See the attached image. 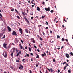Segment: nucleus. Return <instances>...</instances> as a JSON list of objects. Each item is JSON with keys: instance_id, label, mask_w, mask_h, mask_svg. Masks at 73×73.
Listing matches in <instances>:
<instances>
[{"instance_id": "obj_17", "label": "nucleus", "mask_w": 73, "mask_h": 73, "mask_svg": "<svg viewBox=\"0 0 73 73\" xmlns=\"http://www.w3.org/2000/svg\"><path fill=\"white\" fill-rule=\"evenodd\" d=\"M25 31L26 32V33H28V30H27V29H25Z\"/></svg>"}, {"instance_id": "obj_25", "label": "nucleus", "mask_w": 73, "mask_h": 73, "mask_svg": "<svg viewBox=\"0 0 73 73\" xmlns=\"http://www.w3.org/2000/svg\"><path fill=\"white\" fill-rule=\"evenodd\" d=\"M70 54L71 55V56H73V53L72 52H71Z\"/></svg>"}, {"instance_id": "obj_38", "label": "nucleus", "mask_w": 73, "mask_h": 73, "mask_svg": "<svg viewBox=\"0 0 73 73\" xmlns=\"http://www.w3.org/2000/svg\"><path fill=\"white\" fill-rule=\"evenodd\" d=\"M33 43H35V40H33Z\"/></svg>"}, {"instance_id": "obj_14", "label": "nucleus", "mask_w": 73, "mask_h": 73, "mask_svg": "<svg viewBox=\"0 0 73 73\" xmlns=\"http://www.w3.org/2000/svg\"><path fill=\"white\" fill-rule=\"evenodd\" d=\"M39 39H40V41H42V40H43V39H42V38L41 37H40L39 38Z\"/></svg>"}, {"instance_id": "obj_56", "label": "nucleus", "mask_w": 73, "mask_h": 73, "mask_svg": "<svg viewBox=\"0 0 73 73\" xmlns=\"http://www.w3.org/2000/svg\"><path fill=\"white\" fill-rule=\"evenodd\" d=\"M0 16H1V17H2V16H3L2 15H1L0 13Z\"/></svg>"}, {"instance_id": "obj_20", "label": "nucleus", "mask_w": 73, "mask_h": 73, "mask_svg": "<svg viewBox=\"0 0 73 73\" xmlns=\"http://www.w3.org/2000/svg\"><path fill=\"white\" fill-rule=\"evenodd\" d=\"M22 14L23 15H25V13L23 11H22Z\"/></svg>"}, {"instance_id": "obj_30", "label": "nucleus", "mask_w": 73, "mask_h": 73, "mask_svg": "<svg viewBox=\"0 0 73 73\" xmlns=\"http://www.w3.org/2000/svg\"><path fill=\"white\" fill-rule=\"evenodd\" d=\"M34 40V39L33 38H32L31 39V41H33V40Z\"/></svg>"}, {"instance_id": "obj_62", "label": "nucleus", "mask_w": 73, "mask_h": 73, "mask_svg": "<svg viewBox=\"0 0 73 73\" xmlns=\"http://www.w3.org/2000/svg\"><path fill=\"white\" fill-rule=\"evenodd\" d=\"M31 15H33V14L32 13H30Z\"/></svg>"}, {"instance_id": "obj_9", "label": "nucleus", "mask_w": 73, "mask_h": 73, "mask_svg": "<svg viewBox=\"0 0 73 73\" xmlns=\"http://www.w3.org/2000/svg\"><path fill=\"white\" fill-rule=\"evenodd\" d=\"M7 28L8 29V30H9V32H11V29L10 28V27L9 26L7 27Z\"/></svg>"}, {"instance_id": "obj_55", "label": "nucleus", "mask_w": 73, "mask_h": 73, "mask_svg": "<svg viewBox=\"0 0 73 73\" xmlns=\"http://www.w3.org/2000/svg\"><path fill=\"white\" fill-rule=\"evenodd\" d=\"M33 19V17H31V19Z\"/></svg>"}, {"instance_id": "obj_61", "label": "nucleus", "mask_w": 73, "mask_h": 73, "mask_svg": "<svg viewBox=\"0 0 73 73\" xmlns=\"http://www.w3.org/2000/svg\"><path fill=\"white\" fill-rule=\"evenodd\" d=\"M64 21H65V22H66V21L65 20V19H64Z\"/></svg>"}, {"instance_id": "obj_26", "label": "nucleus", "mask_w": 73, "mask_h": 73, "mask_svg": "<svg viewBox=\"0 0 73 73\" xmlns=\"http://www.w3.org/2000/svg\"><path fill=\"white\" fill-rule=\"evenodd\" d=\"M34 47L35 48V49H37V47H36V46L35 45H34Z\"/></svg>"}, {"instance_id": "obj_12", "label": "nucleus", "mask_w": 73, "mask_h": 73, "mask_svg": "<svg viewBox=\"0 0 73 73\" xmlns=\"http://www.w3.org/2000/svg\"><path fill=\"white\" fill-rule=\"evenodd\" d=\"M37 55V56L36 57V58H39V55L38 54H36Z\"/></svg>"}, {"instance_id": "obj_5", "label": "nucleus", "mask_w": 73, "mask_h": 73, "mask_svg": "<svg viewBox=\"0 0 73 73\" xmlns=\"http://www.w3.org/2000/svg\"><path fill=\"white\" fill-rule=\"evenodd\" d=\"M41 56L42 57H44L46 56V53L44 52V54H43L41 55Z\"/></svg>"}, {"instance_id": "obj_31", "label": "nucleus", "mask_w": 73, "mask_h": 73, "mask_svg": "<svg viewBox=\"0 0 73 73\" xmlns=\"http://www.w3.org/2000/svg\"><path fill=\"white\" fill-rule=\"evenodd\" d=\"M54 11H53V10H51L50 12H51V13H53V12Z\"/></svg>"}, {"instance_id": "obj_59", "label": "nucleus", "mask_w": 73, "mask_h": 73, "mask_svg": "<svg viewBox=\"0 0 73 73\" xmlns=\"http://www.w3.org/2000/svg\"><path fill=\"white\" fill-rule=\"evenodd\" d=\"M62 27L63 28H64L65 27V26H64V25H62Z\"/></svg>"}, {"instance_id": "obj_33", "label": "nucleus", "mask_w": 73, "mask_h": 73, "mask_svg": "<svg viewBox=\"0 0 73 73\" xmlns=\"http://www.w3.org/2000/svg\"><path fill=\"white\" fill-rule=\"evenodd\" d=\"M68 72L69 73H71V71L70 70H68Z\"/></svg>"}, {"instance_id": "obj_18", "label": "nucleus", "mask_w": 73, "mask_h": 73, "mask_svg": "<svg viewBox=\"0 0 73 73\" xmlns=\"http://www.w3.org/2000/svg\"><path fill=\"white\" fill-rule=\"evenodd\" d=\"M60 36L59 35H57V38L58 39V38H60Z\"/></svg>"}, {"instance_id": "obj_43", "label": "nucleus", "mask_w": 73, "mask_h": 73, "mask_svg": "<svg viewBox=\"0 0 73 73\" xmlns=\"http://www.w3.org/2000/svg\"><path fill=\"white\" fill-rule=\"evenodd\" d=\"M10 68H11V69H13V67H12V66H11Z\"/></svg>"}, {"instance_id": "obj_21", "label": "nucleus", "mask_w": 73, "mask_h": 73, "mask_svg": "<svg viewBox=\"0 0 73 73\" xmlns=\"http://www.w3.org/2000/svg\"><path fill=\"white\" fill-rule=\"evenodd\" d=\"M26 22H27L28 24H29V21L28 20H26Z\"/></svg>"}, {"instance_id": "obj_29", "label": "nucleus", "mask_w": 73, "mask_h": 73, "mask_svg": "<svg viewBox=\"0 0 73 73\" xmlns=\"http://www.w3.org/2000/svg\"><path fill=\"white\" fill-rule=\"evenodd\" d=\"M45 17V16H42L41 17L42 19H44V17Z\"/></svg>"}, {"instance_id": "obj_48", "label": "nucleus", "mask_w": 73, "mask_h": 73, "mask_svg": "<svg viewBox=\"0 0 73 73\" xmlns=\"http://www.w3.org/2000/svg\"><path fill=\"white\" fill-rule=\"evenodd\" d=\"M58 73L60 72V70H58Z\"/></svg>"}, {"instance_id": "obj_11", "label": "nucleus", "mask_w": 73, "mask_h": 73, "mask_svg": "<svg viewBox=\"0 0 73 73\" xmlns=\"http://www.w3.org/2000/svg\"><path fill=\"white\" fill-rule=\"evenodd\" d=\"M7 56V53L6 52H5V55H4V57H6Z\"/></svg>"}, {"instance_id": "obj_10", "label": "nucleus", "mask_w": 73, "mask_h": 73, "mask_svg": "<svg viewBox=\"0 0 73 73\" xmlns=\"http://www.w3.org/2000/svg\"><path fill=\"white\" fill-rule=\"evenodd\" d=\"M19 45L20 46V48L21 49H23V46H22V45H21V44H20Z\"/></svg>"}, {"instance_id": "obj_52", "label": "nucleus", "mask_w": 73, "mask_h": 73, "mask_svg": "<svg viewBox=\"0 0 73 73\" xmlns=\"http://www.w3.org/2000/svg\"><path fill=\"white\" fill-rule=\"evenodd\" d=\"M27 48H28L27 46H26L25 47V49H27Z\"/></svg>"}, {"instance_id": "obj_41", "label": "nucleus", "mask_w": 73, "mask_h": 73, "mask_svg": "<svg viewBox=\"0 0 73 73\" xmlns=\"http://www.w3.org/2000/svg\"><path fill=\"white\" fill-rule=\"evenodd\" d=\"M5 35H4L3 37V38H5Z\"/></svg>"}, {"instance_id": "obj_50", "label": "nucleus", "mask_w": 73, "mask_h": 73, "mask_svg": "<svg viewBox=\"0 0 73 73\" xmlns=\"http://www.w3.org/2000/svg\"><path fill=\"white\" fill-rule=\"evenodd\" d=\"M34 6H35V5H32V7H34Z\"/></svg>"}, {"instance_id": "obj_4", "label": "nucleus", "mask_w": 73, "mask_h": 73, "mask_svg": "<svg viewBox=\"0 0 73 73\" xmlns=\"http://www.w3.org/2000/svg\"><path fill=\"white\" fill-rule=\"evenodd\" d=\"M19 30V32H20L21 34V35H22V34H23V33H22V31H23V30L22 29H21V28H20Z\"/></svg>"}, {"instance_id": "obj_60", "label": "nucleus", "mask_w": 73, "mask_h": 73, "mask_svg": "<svg viewBox=\"0 0 73 73\" xmlns=\"http://www.w3.org/2000/svg\"><path fill=\"white\" fill-rule=\"evenodd\" d=\"M47 68V69H48V70H49V71L50 72V69H48V68Z\"/></svg>"}, {"instance_id": "obj_6", "label": "nucleus", "mask_w": 73, "mask_h": 73, "mask_svg": "<svg viewBox=\"0 0 73 73\" xmlns=\"http://www.w3.org/2000/svg\"><path fill=\"white\" fill-rule=\"evenodd\" d=\"M6 45H7V44L5 43H4L3 44V46L5 49H6V48H7V47H6Z\"/></svg>"}, {"instance_id": "obj_27", "label": "nucleus", "mask_w": 73, "mask_h": 73, "mask_svg": "<svg viewBox=\"0 0 73 73\" xmlns=\"http://www.w3.org/2000/svg\"><path fill=\"white\" fill-rule=\"evenodd\" d=\"M26 56H27V57H29V54H27Z\"/></svg>"}, {"instance_id": "obj_7", "label": "nucleus", "mask_w": 73, "mask_h": 73, "mask_svg": "<svg viewBox=\"0 0 73 73\" xmlns=\"http://www.w3.org/2000/svg\"><path fill=\"white\" fill-rule=\"evenodd\" d=\"M65 56H66L67 58H69V57H70L69 55V54L68 53L66 54L65 55Z\"/></svg>"}, {"instance_id": "obj_58", "label": "nucleus", "mask_w": 73, "mask_h": 73, "mask_svg": "<svg viewBox=\"0 0 73 73\" xmlns=\"http://www.w3.org/2000/svg\"><path fill=\"white\" fill-rule=\"evenodd\" d=\"M19 56V53H18L16 55L17 57Z\"/></svg>"}, {"instance_id": "obj_54", "label": "nucleus", "mask_w": 73, "mask_h": 73, "mask_svg": "<svg viewBox=\"0 0 73 73\" xmlns=\"http://www.w3.org/2000/svg\"><path fill=\"white\" fill-rule=\"evenodd\" d=\"M43 34L44 36H45V33H44V32H43Z\"/></svg>"}, {"instance_id": "obj_39", "label": "nucleus", "mask_w": 73, "mask_h": 73, "mask_svg": "<svg viewBox=\"0 0 73 73\" xmlns=\"http://www.w3.org/2000/svg\"><path fill=\"white\" fill-rule=\"evenodd\" d=\"M11 11H14V9H11Z\"/></svg>"}, {"instance_id": "obj_45", "label": "nucleus", "mask_w": 73, "mask_h": 73, "mask_svg": "<svg viewBox=\"0 0 73 73\" xmlns=\"http://www.w3.org/2000/svg\"><path fill=\"white\" fill-rule=\"evenodd\" d=\"M30 54H31V56H33V53H31Z\"/></svg>"}, {"instance_id": "obj_46", "label": "nucleus", "mask_w": 73, "mask_h": 73, "mask_svg": "<svg viewBox=\"0 0 73 73\" xmlns=\"http://www.w3.org/2000/svg\"><path fill=\"white\" fill-rule=\"evenodd\" d=\"M21 42L22 44H24V42H23V40H21Z\"/></svg>"}, {"instance_id": "obj_32", "label": "nucleus", "mask_w": 73, "mask_h": 73, "mask_svg": "<svg viewBox=\"0 0 73 73\" xmlns=\"http://www.w3.org/2000/svg\"><path fill=\"white\" fill-rule=\"evenodd\" d=\"M55 7L56 9H57V5H55Z\"/></svg>"}, {"instance_id": "obj_2", "label": "nucleus", "mask_w": 73, "mask_h": 73, "mask_svg": "<svg viewBox=\"0 0 73 73\" xmlns=\"http://www.w3.org/2000/svg\"><path fill=\"white\" fill-rule=\"evenodd\" d=\"M12 35H15V36H17V34H16V33L15 32V31H13V32L12 33Z\"/></svg>"}, {"instance_id": "obj_8", "label": "nucleus", "mask_w": 73, "mask_h": 73, "mask_svg": "<svg viewBox=\"0 0 73 73\" xmlns=\"http://www.w3.org/2000/svg\"><path fill=\"white\" fill-rule=\"evenodd\" d=\"M10 52H11V56H12V57H13V52H14V51L13 50V51H11Z\"/></svg>"}, {"instance_id": "obj_42", "label": "nucleus", "mask_w": 73, "mask_h": 73, "mask_svg": "<svg viewBox=\"0 0 73 73\" xmlns=\"http://www.w3.org/2000/svg\"><path fill=\"white\" fill-rule=\"evenodd\" d=\"M66 62H64L63 63V65H64V64H65Z\"/></svg>"}, {"instance_id": "obj_24", "label": "nucleus", "mask_w": 73, "mask_h": 73, "mask_svg": "<svg viewBox=\"0 0 73 73\" xmlns=\"http://www.w3.org/2000/svg\"><path fill=\"white\" fill-rule=\"evenodd\" d=\"M25 60V59H23V60H22L23 62H25V61H24Z\"/></svg>"}, {"instance_id": "obj_44", "label": "nucleus", "mask_w": 73, "mask_h": 73, "mask_svg": "<svg viewBox=\"0 0 73 73\" xmlns=\"http://www.w3.org/2000/svg\"><path fill=\"white\" fill-rule=\"evenodd\" d=\"M50 33H52V31H51L50 30Z\"/></svg>"}, {"instance_id": "obj_35", "label": "nucleus", "mask_w": 73, "mask_h": 73, "mask_svg": "<svg viewBox=\"0 0 73 73\" xmlns=\"http://www.w3.org/2000/svg\"><path fill=\"white\" fill-rule=\"evenodd\" d=\"M16 61L17 62H19V60H17V59H16Z\"/></svg>"}, {"instance_id": "obj_3", "label": "nucleus", "mask_w": 73, "mask_h": 73, "mask_svg": "<svg viewBox=\"0 0 73 73\" xmlns=\"http://www.w3.org/2000/svg\"><path fill=\"white\" fill-rule=\"evenodd\" d=\"M44 9L45 10H46V11H50V8L49 7L48 8H45Z\"/></svg>"}, {"instance_id": "obj_63", "label": "nucleus", "mask_w": 73, "mask_h": 73, "mask_svg": "<svg viewBox=\"0 0 73 73\" xmlns=\"http://www.w3.org/2000/svg\"><path fill=\"white\" fill-rule=\"evenodd\" d=\"M36 67H38V64H36Z\"/></svg>"}, {"instance_id": "obj_19", "label": "nucleus", "mask_w": 73, "mask_h": 73, "mask_svg": "<svg viewBox=\"0 0 73 73\" xmlns=\"http://www.w3.org/2000/svg\"><path fill=\"white\" fill-rule=\"evenodd\" d=\"M50 70L51 73H52V72H53V70L52 69L50 68Z\"/></svg>"}, {"instance_id": "obj_57", "label": "nucleus", "mask_w": 73, "mask_h": 73, "mask_svg": "<svg viewBox=\"0 0 73 73\" xmlns=\"http://www.w3.org/2000/svg\"><path fill=\"white\" fill-rule=\"evenodd\" d=\"M29 71L30 73H32V71L31 70H29Z\"/></svg>"}, {"instance_id": "obj_28", "label": "nucleus", "mask_w": 73, "mask_h": 73, "mask_svg": "<svg viewBox=\"0 0 73 73\" xmlns=\"http://www.w3.org/2000/svg\"><path fill=\"white\" fill-rule=\"evenodd\" d=\"M3 33H2L1 34V37H2L3 36Z\"/></svg>"}, {"instance_id": "obj_49", "label": "nucleus", "mask_w": 73, "mask_h": 73, "mask_svg": "<svg viewBox=\"0 0 73 73\" xmlns=\"http://www.w3.org/2000/svg\"><path fill=\"white\" fill-rule=\"evenodd\" d=\"M42 4H43V5H44V4H45V2H43Z\"/></svg>"}, {"instance_id": "obj_47", "label": "nucleus", "mask_w": 73, "mask_h": 73, "mask_svg": "<svg viewBox=\"0 0 73 73\" xmlns=\"http://www.w3.org/2000/svg\"><path fill=\"white\" fill-rule=\"evenodd\" d=\"M46 23L47 25H48V24H49V23L47 21H46Z\"/></svg>"}, {"instance_id": "obj_1", "label": "nucleus", "mask_w": 73, "mask_h": 73, "mask_svg": "<svg viewBox=\"0 0 73 73\" xmlns=\"http://www.w3.org/2000/svg\"><path fill=\"white\" fill-rule=\"evenodd\" d=\"M20 66L19 67V69H20V70H21L23 69H24V67L22 65L20 64L19 65Z\"/></svg>"}, {"instance_id": "obj_13", "label": "nucleus", "mask_w": 73, "mask_h": 73, "mask_svg": "<svg viewBox=\"0 0 73 73\" xmlns=\"http://www.w3.org/2000/svg\"><path fill=\"white\" fill-rule=\"evenodd\" d=\"M37 10L38 11H40V7H37Z\"/></svg>"}, {"instance_id": "obj_40", "label": "nucleus", "mask_w": 73, "mask_h": 73, "mask_svg": "<svg viewBox=\"0 0 73 73\" xmlns=\"http://www.w3.org/2000/svg\"><path fill=\"white\" fill-rule=\"evenodd\" d=\"M24 19H25V20H26H26H27V18H26V17H24Z\"/></svg>"}, {"instance_id": "obj_37", "label": "nucleus", "mask_w": 73, "mask_h": 73, "mask_svg": "<svg viewBox=\"0 0 73 73\" xmlns=\"http://www.w3.org/2000/svg\"><path fill=\"white\" fill-rule=\"evenodd\" d=\"M10 48H11V46H9V45L8 46V49H10Z\"/></svg>"}, {"instance_id": "obj_23", "label": "nucleus", "mask_w": 73, "mask_h": 73, "mask_svg": "<svg viewBox=\"0 0 73 73\" xmlns=\"http://www.w3.org/2000/svg\"><path fill=\"white\" fill-rule=\"evenodd\" d=\"M64 40H65V39H64V38H62V41H64Z\"/></svg>"}, {"instance_id": "obj_15", "label": "nucleus", "mask_w": 73, "mask_h": 73, "mask_svg": "<svg viewBox=\"0 0 73 73\" xmlns=\"http://www.w3.org/2000/svg\"><path fill=\"white\" fill-rule=\"evenodd\" d=\"M29 52H31V48H30L29 47Z\"/></svg>"}, {"instance_id": "obj_51", "label": "nucleus", "mask_w": 73, "mask_h": 73, "mask_svg": "<svg viewBox=\"0 0 73 73\" xmlns=\"http://www.w3.org/2000/svg\"><path fill=\"white\" fill-rule=\"evenodd\" d=\"M31 61H32L33 60V58H31Z\"/></svg>"}, {"instance_id": "obj_34", "label": "nucleus", "mask_w": 73, "mask_h": 73, "mask_svg": "<svg viewBox=\"0 0 73 73\" xmlns=\"http://www.w3.org/2000/svg\"><path fill=\"white\" fill-rule=\"evenodd\" d=\"M53 62H56V60L55 59H53Z\"/></svg>"}, {"instance_id": "obj_64", "label": "nucleus", "mask_w": 73, "mask_h": 73, "mask_svg": "<svg viewBox=\"0 0 73 73\" xmlns=\"http://www.w3.org/2000/svg\"><path fill=\"white\" fill-rule=\"evenodd\" d=\"M69 60L68 59L67 60V62H69Z\"/></svg>"}, {"instance_id": "obj_53", "label": "nucleus", "mask_w": 73, "mask_h": 73, "mask_svg": "<svg viewBox=\"0 0 73 73\" xmlns=\"http://www.w3.org/2000/svg\"><path fill=\"white\" fill-rule=\"evenodd\" d=\"M37 51L38 52H40V50H39V49H37Z\"/></svg>"}, {"instance_id": "obj_36", "label": "nucleus", "mask_w": 73, "mask_h": 73, "mask_svg": "<svg viewBox=\"0 0 73 73\" xmlns=\"http://www.w3.org/2000/svg\"><path fill=\"white\" fill-rule=\"evenodd\" d=\"M15 11L16 12H17V13H18V11L16 10V9H15Z\"/></svg>"}, {"instance_id": "obj_16", "label": "nucleus", "mask_w": 73, "mask_h": 73, "mask_svg": "<svg viewBox=\"0 0 73 73\" xmlns=\"http://www.w3.org/2000/svg\"><path fill=\"white\" fill-rule=\"evenodd\" d=\"M66 67H67V66H65L64 67V70H65V69H66Z\"/></svg>"}, {"instance_id": "obj_22", "label": "nucleus", "mask_w": 73, "mask_h": 73, "mask_svg": "<svg viewBox=\"0 0 73 73\" xmlns=\"http://www.w3.org/2000/svg\"><path fill=\"white\" fill-rule=\"evenodd\" d=\"M17 18H18V19H20V17H19V16H17Z\"/></svg>"}]
</instances>
